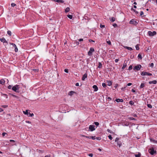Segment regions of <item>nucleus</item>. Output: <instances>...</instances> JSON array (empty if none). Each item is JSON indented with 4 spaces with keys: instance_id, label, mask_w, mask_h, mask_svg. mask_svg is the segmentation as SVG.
Returning a JSON list of instances; mask_svg holds the SVG:
<instances>
[{
    "instance_id": "35",
    "label": "nucleus",
    "mask_w": 157,
    "mask_h": 157,
    "mask_svg": "<svg viewBox=\"0 0 157 157\" xmlns=\"http://www.w3.org/2000/svg\"><path fill=\"white\" fill-rule=\"evenodd\" d=\"M7 34L10 36H11V32L10 31H7Z\"/></svg>"
},
{
    "instance_id": "59",
    "label": "nucleus",
    "mask_w": 157,
    "mask_h": 157,
    "mask_svg": "<svg viewBox=\"0 0 157 157\" xmlns=\"http://www.w3.org/2000/svg\"><path fill=\"white\" fill-rule=\"evenodd\" d=\"M128 50H129L130 51H132L133 50V49L132 48L129 47V48H128Z\"/></svg>"
},
{
    "instance_id": "16",
    "label": "nucleus",
    "mask_w": 157,
    "mask_h": 157,
    "mask_svg": "<svg viewBox=\"0 0 157 157\" xmlns=\"http://www.w3.org/2000/svg\"><path fill=\"white\" fill-rule=\"evenodd\" d=\"M5 82V81L3 79H1L0 80V84L3 85Z\"/></svg>"
},
{
    "instance_id": "22",
    "label": "nucleus",
    "mask_w": 157,
    "mask_h": 157,
    "mask_svg": "<svg viewBox=\"0 0 157 157\" xmlns=\"http://www.w3.org/2000/svg\"><path fill=\"white\" fill-rule=\"evenodd\" d=\"M135 157H140L141 156V154L140 152H138V154H135Z\"/></svg>"
},
{
    "instance_id": "18",
    "label": "nucleus",
    "mask_w": 157,
    "mask_h": 157,
    "mask_svg": "<svg viewBox=\"0 0 157 157\" xmlns=\"http://www.w3.org/2000/svg\"><path fill=\"white\" fill-rule=\"evenodd\" d=\"M107 83H108V86H111L112 84V82H111V81H110V80H108L107 81Z\"/></svg>"
},
{
    "instance_id": "48",
    "label": "nucleus",
    "mask_w": 157,
    "mask_h": 157,
    "mask_svg": "<svg viewBox=\"0 0 157 157\" xmlns=\"http://www.w3.org/2000/svg\"><path fill=\"white\" fill-rule=\"evenodd\" d=\"M147 106L148 108H151L152 107V106L151 104H147Z\"/></svg>"
},
{
    "instance_id": "28",
    "label": "nucleus",
    "mask_w": 157,
    "mask_h": 157,
    "mask_svg": "<svg viewBox=\"0 0 157 157\" xmlns=\"http://www.w3.org/2000/svg\"><path fill=\"white\" fill-rule=\"evenodd\" d=\"M129 104L132 105L134 104V102L133 101H129Z\"/></svg>"
},
{
    "instance_id": "56",
    "label": "nucleus",
    "mask_w": 157,
    "mask_h": 157,
    "mask_svg": "<svg viewBox=\"0 0 157 157\" xmlns=\"http://www.w3.org/2000/svg\"><path fill=\"white\" fill-rule=\"evenodd\" d=\"M119 140V138L118 137H117L116 138V139H115V141L116 142H117V141H118V140Z\"/></svg>"
},
{
    "instance_id": "57",
    "label": "nucleus",
    "mask_w": 157,
    "mask_h": 157,
    "mask_svg": "<svg viewBox=\"0 0 157 157\" xmlns=\"http://www.w3.org/2000/svg\"><path fill=\"white\" fill-rule=\"evenodd\" d=\"M118 84H116L115 85V86H114V87L115 88H116L118 86Z\"/></svg>"
},
{
    "instance_id": "60",
    "label": "nucleus",
    "mask_w": 157,
    "mask_h": 157,
    "mask_svg": "<svg viewBox=\"0 0 157 157\" xmlns=\"http://www.w3.org/2000/svg\"><path fill=\"white\" fill-rule=\"evenodd\" d=\"M144 14V13L142 11L140 12V15L141 16H142Z\"/></svg>"
},
{
    "instance_id": "11",
    "label": "nucleus",
    "mask_w": 157,
    "mask_h": 157,
    "mask_svg": "<svg viewBox=\"0 0 157 157\" xmlns=\"http://www.w3.org/2000/svg\"><path fill=\"white\" fill-rule=\"evenodd\" d=\"M127 63V61H126V60H124V64L123 65L122 67V69H124L127 66L126 63Z\"/></svg>"
},
{
    "instance_id": "7",
    "label": "nucleus",
    "mask_w": 157,
    "mask_h": 157,
    "mask_svg": "<svg viewBox=\"0 0 157 157\" xmlns=\"http://www.w3.org/2000/svg\"><path fill=\"white\" fill-rule=\"evenodd\" d=\"M149 152L151 155H154V154L156 153V152L155 151H154L153 148H151L150 149Z\"/></svg>"
},
{
    "instance_id": "24",
    "label": "nucleus",
    "mask_w": 157,
    "mask_h": 157,
    "mask_svg": "<svg viewBox=\"0 0 157 157\" xmlns=\"http://www.w3.org/2000/svg\"><path fill=\"white\" fill-rule=\"evenodd\" d=\"M28 110H26L25 111H23V112L25 114L28 115L29 114V113H28Z\"/></svg>"
},
{
    "instance_id": "9",
    "label": "nucleus",
    "mask_w": 157,
    "mask_h": 157,
    "mask_svg": "<svg viewBox=\"0 0 157 157\" xmlns=\"http://www.w3.org/2000/svg\"><path fill=\"white\" fill-rule=\"evenodd\" d=\"M0 41L3 42L4 43H6V44H8L7 41L5 39L4 37H2L0 39Z\"/></svg>"
},
{
    "instance_id": "64",
    "label": "nucleus",
    "mask_w": 157,
    "mask_h": 157,
    "mask_svg": "<svg viewBox=\"0 0 157 157\" xmlns=\"http://www.w3.org/2000/svg\"><path fill=\"white\" fill-rule=\"evenodd\" d=\"M3 95H4L5 97H6V98H8V96L7 94H3Z\"/></svg>"
},
{
    "instance_id": "54",
    "label": "nucleus",
    "mask_w": 157,
    "mask_h": 157,
    "mask_svg": "<svg viewBox=\"0 0 157 157\" xmlns=\"http://www.w3.org/2000/svg\"><path fill=\"white\" fill-rule=\"evenodd\" d=\"M100 27L101 28H104L105 27V25H102L101 24L100 25Z\"/></svg>"
},
{
    "instance_id": "30",
    "label": "nucleus",
    "mask_w": 157,
    "mask_h": 157,
    "mask_svg": "<svg viewBox=\"0 0 157 157\" xmlns=\"http://www.w3.org/2000/svg\"><path fill=\"white\" fill-rule=\"evenodd\" d=\"M149 67H153L154 66V63H151L149 64Z\"/></svg>"
},
{
    "instance_id": "37",
    "label": "nucleus",
    "mask_w": 157,
    "mask_h": 157,
    "mask_svg": "<svg viewBox=\"0 0 157 157\" xmlns=\"http://www.w3.org/2000/svg\"><path fill=\"white\" fill-rule=\"evenodd\" d=\"M94 124L97 126H98L99 125V123L97 122H94Z\"/></svg>"
},
{
    "instance_id": "2",
    "label": "nucleus",
    "mask_w": 157,
    "mask_h": 157,
    "mask_svg": "<svg viewBox=\"0 0 157 157\" xmlns=\"http://www.w3.org/2000/svg\"><path fill=\"white\" fill-rule=\"evenodd\" d=\"M138 23V21L137 22L136 20L135 19H132L129 21V24L136 25Z\"/></svg>"
},
{
    "instance_id": "51",
    "label": "nucleus",
    "mask_w": 157,
    "mask_h": 157,
    "mask_svg": "<svg viewBox=\"0 0 157 157\" xmlns=\"http://www.w3.org/2000/svg\"><path fill=\"white\" fill-rule=\"evenodd\" d=\"M29 116L33 117L34 116V114L33 113H29Z\"/></svg>"
},
{
    "instance_id": "61",
    "label": "nucleus",
    "mask_w": 157,
    "mask_h": 157,
    "mask_svg": "<svg viewBox=\"0 0 157 157\" xmlns=\"http://www.w3.org/2000/svg\"><path fill=\"white\" fill-rule=\"evenodd\" d=\"M132 85V83H129L127 84V86H130Z\"/></svg>"
},
{
    "instance_id": "53",
    "label": "nucleus",
    "mask_w": 157,
    "mask_h": 157,
    "mask_svg": "<svg viewBox=\"0 0 157 157\" xmlns=\"http://www.w3.org/2000/svg\"><path fill=\"white\" fill-rule=\"evenodd\" d=\"M64 71L66 73H68V69H65L64 70Z\"/></svg>"
},
{
    "instance_id": "14",
    "label": "nucleus",
    "mask_w": 157,
    "mask_h": 157,
    "mask_svg": "<svg viewBox=\"0 0 157 157\" xmlns=\"http://www.w3.org/2000/svg\"><path fill=\"white\" fill-rule=\"evenodd\" d=\"M52 1L59 3H63L64 2V1L62 0H52Z\"/></svg>"
},
{
    "instance_id": "10",
    "label": "nucleus",
    "mask_w": 157,
    "mask_h": 157,
    "mask_svg": "<svg viewBox=\"0 0 157 157\" xmlns=\"http://www.w3.org/2000/svg\"><path fill=\"white\" fill-rule=\"evenodd\" d=\"M93 88L94 89V91H97L98 90V89L97 86L96 85H94L93 86Z\"/></svg>"
},
{
    "instance_id": "46",
    "label": "nucleus",
    "mask_w": 157,
    "mask_h": 157,
    "mask_svg": "<svg viewBox=\"0 0 157 157\" xmlns=\"http://www.w3.org/2000/svg\"><path fill=\"white\" fill-rule=\"evenodd\" d=\"M95 139L98 140H100L101 139V138L100 137H96Z\"/></svg>"
},
{
    "instance_id": "27",
    "label": "nucleus",
    "mask_w": 157,
    "mask_h": 157,
    "mask_svg": "<svg viewBox=\"0 0 157 157\" xmlns=\"http://www.w3.org/2000/svg\"><path fill=\"white\" fill-rule=\"evenodd\" d=\"M139 44H137L136 45V50H139Z\"/></svg>"
},
{
    "instance_id": "5",
    "label": "nucleus",
    "mask_w": 157,
    "mask_h": 157,
    "mask_svg": "<svg viewBox=\"0 0 157 157\" xmlns=\"http://www.w3.org/2000/svg\"><path fill=\"white\" fill-rule=\"evenodd\" d=\"M141 75H143V76L145 75H149V76L152 75V74L151 73H149L148 72H144V71L142 72L141 73Z\"/></svg>"
},
{
    "instance_id": "31",
    "label": "nucleus",
    "mask_w": 157,
    "mask_h": 157,
    "mask_svg": "<svg viewBox=\"0 0 157 157\" xmlns=\"http://www.w3.org/2000/svg\"><path fill=\"white\" fill-rule=\"evenodd\" d=\"M102 67V64L101 62H99L98 63V67L99 68H101Z\"/></svg>"
},
{
    "instance_id": "29",
    "label": "nucleus",
    "mask_w": 157,
    "mask_h": 157,
    "mask_svg": "<svg viewBox=\"0 0 157 157\" xmlns=\"http://www.w3.org/2000/svg\"><path fill=\"white\" fill-rule=\"evenodd\" d=\"M67 17L71 19L72 18V16L71 15L68 14L67 15Z\"/></svg>"
},
{
    "instance_id": "62",
    "label": "nucleus",
    "mask_w": 157,
    "mask_h": 157,
    "mask_svg": "<svg viewBox=\"0 0 157 157\" xmlns=\"http://www.w3.org/2000/svg\"><path fill=\"white\" fill-rule=\"evenodd\" d=\"M88 155L89 156L91 157H92L93 156V154L92 153L89 154Z\"/></svg>"
},
{
    "instance_id": "43",
    "label": "nucleus",
    "mask_w": 157,
    "mask_h": 157,
    "mask_svg": "<svg viewBox=\"0 0 157 157\" xmlns=\"http://www.w3.org/2000/svg\"><path fill=\"white\" fill-rule=\"evenodd\" d=\"M95 136H91L90 139L91 138L93 140H95L96 138Z\"/></svg>"
},
{
    "instance_id": "33",
    "label": "nucleus",
    "mask_w": 157,
    "mask_h": 157,
    "mask_svg": "<svg viewBox=\"0 0 157 157\" xmlns=\"http://www.w3.org/2000/svg\"><path fill=\"white\" fill-rule=\"evenodd\" d=\"M102 86L104 88H105L106 87V85L105 83H102Z\"/></svg>"
},
{
    "instance_id": "3",
    "label": "nucleus",
    "mask_w": 157,
    "mask_h": 157,
    "mask_svg": "<svg viewBox=\"0 0 157 157\" xmlns=\"http://www.w3.org/2000/svg\"><path fill=\"white\" fill-rule=\"evenodd\" d=\"M94 51V48H91L90 50L88 52V55L89 56H91L92 55V52Z\"/></svg>"
},
{
    "instance_id": "20",
    "label": "nucleus",
    "mask_w": 157,
    "mask_h": 157,
    "mask_svg": "<svg viewBox=\"0 0 157 157\" xmlns=\"http://www.w3.org/2000/svg\"><path fill=\"white\" fill-rule=\"evenodd\" d=\"M145 86L144 83H142L140 85V88H142L144 87Z\"/></svg>"
},
{
    "instance_id": "39",
    "label": "nucleus",
    "mask_w": 157,
    "mask_h": 157,
    "mask_svg": "<svg viewBox=\"0 0 157 157\" xmlns=\"http://www.w3.org/2000/svg\"><path fill=\"white\" fill-rule=\"evenodd\" d=\"M132 69V65H130L128 67V70L130 71V70H131Z\"/></svg>"
},
{
    "instance_id": "63",
    "label": "nucleus",
    "mask_w": 157,
    "mask_h": 157,
    "mask_svg": "<svg viewBox=\"0 0 157 157\" xmlns=\"http://www.w3.org/2000/svg\"><path fill=\"white\" fill-rule=\"evenodd\" d=\"M119 60L118 59H115V61L116 63Z\"/></svg>"
},
{
    "instance_id": "55",
    "label": "nucleus",
    "mask_w": 157,
    "mask_h": 157,
    "mask_svg": "<svg viewBox=\"0 0 157 157\" xmlns=\"http://www.w3.org/2000/svg\"><path fill=\"white\" fill-rule=\"evenodd\" d=\"M5 135H7V134L6 133V132H3L2 133V135L3 136H4Z\"/></svg>"
},
{
    "instance_id": "38",
    "label": "nucleus",
    "mask_w": 157,
    "mask_h": 157,
    "mask_svg": "<svg viewBox=\"0 0 157 157\" xmlns=\"http://www.w3.org/2000/svg\"><path fill=\"white\" fill-rule=\"evenodd\" d=\"M107 43L109 44V45H111V42L110 40L107 41L106 40Z\"/></svg>"
},
{
    "instance_id": "52",
    "label": "nucleus",
    "mask_w": 157,
    "mask_h": 157,
    "mask_svg": "<svg viewBox=\"0 0 157 157\" xmlns=\"http://www.w3.org/2000/svg\"><path fill=\"white\" fill-rule=\"evenodd\" d=\"M113 25L115 27H117V25L116 23H114L113 24Z\"/></svg>"
},
{
    "instance_id": "45",
    "label": "nucleus",
    "mask_w": 157,
    "mask_h": 157,
    "mask_svg": "<svg viewBox=\"0 0 157 157\" xmlns=\"http://www.w3.org/2000/svg\"><path fill=\"white\" fill-rule=\"evenodd\" d=\"M12 87H12V86L11 85H10L8 86V88L9 89H12Z\"/></svg>"
},
{
    "instance_id": "49",
    "label": "nucleus",
    "mask_w": 157,
    "mask_h": 157,
    "mask_svg": "<svg viewBox=\"0 0 157 157\" xmlns=\"http://www.w3.org/2000/svg\"><path fill=\"white\" fill-rule=\"evenodd\" d=\"M11 5L12 7H14V6H16V4H15L14 3H11Z\"/></svg>"
},
{
    "instance_id": "13",
    "label": "nucleus",
    "mask_w": 157,
    "mask_h": 157,
    "mask_svg": "<svg viewBox=\"0 0 157 157\" xmlns=\"http://www.w3.org/2000/svg\"><path fill=\"white\" fill-rule=\"evenodd\" d=\"M115 100L117 102H122L124 101L122 99L117 98Z\"/></svg>"
},
{
    "instance_id": "40",
    "label": "nucleus",
    "mask_w": 157,
    "mask_h": 157,
    "mask_svg": "<svg viewBox=\"0 0 157 157\" xmlns=\"http://www.w3.org/2000/svg\"><path fill=\"white\" fill-rule=\"evenodd\" d=\"M82 136L85 137L86 138H89V139H90V137H91V136H86L85 135H82Z\"/></svg>"
},
{
    "instance_id": "17",
    "label": "nucleus",
    "mask_w": 157,
    "mask_h": 157,
    "mask_svg": "<svg viewBox=\"0 0 157 157\" xmlns=\"http://www.w3.org/2000/svg\"><path fill=\"white\" fill-rule=\"evenodd\" d=\"M109 19L110 21L112 22H114L115 21V18L114 17H112L111 18L110 17Z\"/></svg>"
},
{
    "instance_id": "32",
    "label": "nucleus",
    "mask_w": 157,
    "mask_h": 157,
    "mask_svg": "<svg viewBox=\"0 0 157 157\" xmlns=\"http://www.w3.org/2000/svg\"><path fill=\"white\" fill-rule=\"evenodd\" d=\"M128 118L129 119H130V120H134L135 121L136 120V119L135 118L133 117H129Z\"/></svg>"
},
{
    "instance_id": "15",
    "label": "nucleus",
    "mask_w": 157,
    "mask_h": 157,
    "mask_svg": "<svg viewBox=\"0 0 157 157\" xmlns=\"http://www.w3.org/2000/svg\"><path fill=\"white\" fill-rule=\"evenodd\" d=\"M148 83L150 84H156L157 83V81L156 80H155L152 81H149V82Z\"/></svg>"
},
{
    "instance_id": "58",
    "label": "nucleus",
    "mask_w": 157,
    "mask_h": 157,
    "mask_svg": "<svg viewBox=\"0 0 157 157\" xmlns=\"http://www.w3.org/2000/svg\"><path fill=\"white\" fill-rule=\"evenodd\" d=\"M75 44L77 45H78L79 44V42L78 41H75Z\"/></svg>"
},
{
    "instance_id": "34",
    "label": "nucleus",
    "mask_w": 157,
    "mask_h": 157,
    "mask_svg": "<svg viewBox=\"0 0 157 157\" xmlns=\"http://www.w3.org/2000/svg\"><path fill=\"white\" fill-rule=\"evenodd\" d=\"M32 70L33 71H34V72H37L39 71V69H32Z\"/></svg>"
},
{
    "instance_id": "23",
    "label": "nucleus",
    "mask_w": 157,
    "mask_h": 157,
    "mask_svg": "<svg viewBox=\"0 0 157 157\" xmlns=\"http://www.w3.org/2000/svg\"><path fill=\"white\" fill-rule=\"evenodd\" d=\"M131 10L133 11L134 12H135L136 14H138V11H136L135 9H134L133 8H132L131 9Z\"/></svg>"
},
{
    "instance_id": "1",
    "label": "nucleus",
    "mask_w": 157,
    "mask_h": 157,
    "mask_svg": "<svg viewBox=\"0 0 157 157\" xmlns=\"http://www.w3.org/2000/svg\"><path fill=\"white\" fill-rule=\"evenodd\" d=\"M20 86L19 85H16L13 86L12 88V89L15 92L17 93H19V89Z\"/></svg>"
},
{
    "instance_id": "12",
    "label": "nucleus",
    "mask_w": 157,
    "mask_h": 157,
    "mask_svg": "<svg viewBox=\"0 0 157 157\" xmlns=\"http://www.w3.org/2000/svg\"><path fill=\"white\" fill-rule=\"evenodd\" d=\"M87 77V73H85L82 76V80L83 81L85 80V79Z\"/></svg>"
},
{
    "instance_id": "44",
    "label": "nucleus",
    "mask_w": 157,
    "mask_h": 157,
    "mask_svg": "<svg viewBox=\"0 0 157 157\" xmlns=\"http://www.w3.org/2000/svg\"><path fill=\"white\" fill-rule=\"evenodd\" d=\"M10 94L12 96H13V97H15V98H17V96L14 95L13 94Z\"/></svg>"
},
{
    "instance_id": "50",
    "label": "nucleus",
    "mask_w": 157,
    "mask_h": 157,
    "mask_svg": "<svg viewBox=\"0 0 157 157\" xmlns=\"http://www.w3.org/2000/svg\"><path fill=\"white\" fill-rule=\"evenodd\" d=\"M15 52H17L18 51V49H17V47L16 46V47H15Z\"/></svg>"
},
{
    "instance_id": "19",
    "label": "nucleus",
    "mask_w": 157,
    "mask_h": 157,
    "mask_svg": "<svg viewBox=\"0 0 157 157\" xmlns=\"http://www.w3.org/2000/svg\"><path fill=\"white\" fill-rule=\"evenodd\" d=\"M150 141L153 142L155 143H157V141L154 140V139L152 138H151L150 139Z\"/></svg>"
},
{
    "instance_id": "4",
    "label": "nucleus",
    "mask_w": 157,
    "mask_h": 157,
    "mask_svg": "<svg viewBox=\"0 0 157 157\" xmlns=\"http://www.w3.org/2000/svg\"><path fill=\"white\" fill-rule=\"evenodd\" d=\"M148 34L150 36H152L155 35L156 34V33L155 31H154L153 32L149 31L148 32Z\"/></svg>"
},
{
    "instance_id": "26",
    "label": "nucleus",
    "mask_w": 157,
    "mask_h": 157,
    "mask_svg": "<svg viewBox=\"0 0 157 157\" xmlns=\"http://www.w3.org/2000/svg\"><path fill=\"white\" fill-rule=\"evenodd\" d=\"M75 92L74 91H70L69 93V95L71 96Z\"/></svg>"
},
{
    "instance_id": "36",
    "label": "nucleus",
    "mask_w": 157,
    "mask_h": 157,
    "mask_svg": "<svg viewBox=\"0 0 157 157\" xmlns=\"http://www.w3.org/2000/svg\"><path fill=\"white\" fill-rule=\"evenodd\" d=\"M10 44L11 45H13V46L14 47V48H15V47H16L17 46L16 45V44H13V43H10Z\"/></svg>"
},
{
    "instance_id": "42",
    "label": "nucleus",
    "mask_w": 157,
    "mask_h": 157,
    "mask_svg": "<svg viewBox=\"0 0 157 157\" xmlns=\"http://www.w3.org/2000/svg\"><path fill=\"white\" fill-rule=\"evenodd\" d=\"M138 57L139 58H140V59H142V56L140 54H138Z\"/></svg>"
},
{
    "instance_id": "8",
    "label": "nucleus",
    "mask_w": 157,
    "mask_h": 157,
    "mask_svg": "<svg viewBox=\"0 0 157 157\" xmlns=\"http://www.w3.org/2000/svg\"><path fill=\"white\" fill-rule=\"evenodd\" d=\"M89 129L91 131H93L95 130V126L94 125H91L89 126Z\"/></svg>"
},
{
    "instance_id": "6",
    "label": "nucleus",
    "mask_w": 157,
    "mask_h": 157,
    "mask_svg": "<svg viewBox=\"0 0 157 157\" xmlns=\"http://www.w3.org/2000/svg\"><path fill=\"white\" fill-rule=\"evenodd\" d=\"M141 67V65H138L137 66H135L133 68V70H136L137 71H139L140 70Z\"/></svg>"
},
{
    "instance_id": "41",
    "label": "nucleus",
    "mask_w": 157,
    "mask_h": 157,
    "mask_svg": "<svg viewBox=\"0 0 157 157\" xmlns=\"http://www.w3.org/2000/svg\"><path fill=\"white\" fill-rule=\"evenodd\" d=\"M108 137H109V139L110 140H111L112 139H113V138H112V136L111 135H109L108 136Z\"/></svg>"
},
{
    "instance_id": "21",
    "label": "nucleus",
    "mask_w": 157,
    "mask_h": 157,
    "mask_svg": "<svg viewBox=\"0 0 157 157\" xmlns=\"http://www.w3.org/2000/svg\"><path fill=\"white\" fill-rule=\"evenodd\" d=\"M117 145L118 146H119V147H120L122 145V144L121 142L120 141H118L117 142Z\"/></svg>"
},
{
    "instance_id": "47",
    "label": "nucleus",
    "mask_w": 157,
    "mask_h": 157,
    "mask_svg": "<svg viewBox=\"0 0 157 157\" xmlns=\"http://www.w3.org/2000/svg\"><path fill=\"white\" fill-rule=\"evenodd\" d=\"M2 107L4 108H6L8 107V105H2Z\"/></svg>"
},
{
    "instance_id": "25",
    "label": "nucleus",
    "mask_w": 157,
    "mask_h": 157,
    "mask_svg": "<svg viewBox=\"0 0 157 157\" xmlns=\"http://www.w3.org/2000/svg\"><path fill=\"white\" fill-rule=\"evenodd\" d=\"M70 10V9L69 8L67 7L65 9V11L66 13H67Z\"/></svg>"
}]
</instances>
